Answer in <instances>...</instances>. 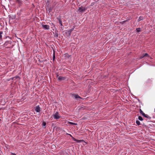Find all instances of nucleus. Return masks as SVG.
Returning a JSON list of instances; mask_svg holds the SVG:
<instances>
[{"label": "nucleus", "instance_id": "13", "mask_svg": "<svg viewBox=\"0 0 155 155\" xmlns=\"http://www.w3.org/2000/svg\"><path fill=\"white\" fill-rule=\"evenodd\" d=\"M68 123H69L70 124H72V125H77V123H73L72 122H68Z\"/></svg>", "mask_w": 155, "mask_h": 155}, {"label": "nucleus", "instance_id": "15", "mask_svg": "<svg viewBox=\"0 0 155 155\" xmlns=\"http://www.w3.org/2000/svg\"><path fill=\"white\" fill-rule=\"evenodd\" d=\"M143 57H149V56L148 54L146 53H145V54H143Z\"/></svg>", "mask_w": 155, "mask_h": 155}, {"label": "nucleus", "instance_id": "22", "mask_svg": "<svg viewBox=\"0 0 155 155\" xmlns=\"http://www.w3.org/2000/svg\"><path fill=\"white\" fill-rule=\"evenodd\" d=\"M47 9H48V10L49 12H51V9L48 6H47Z\"/></svg>", "mask_w": 155, "mask_h": 155}, {"label": "nucleus", "instance_id": "11", "mask_svg": "<svg viewBox=\"0 0 155 155\" xmlns=\"http://www.w3.org/2000/svg\"><path fill=\"white\" fill-rule=\"evenodd\" d=\"M144 117L147 118V119L149 120H151V117H150L147 114H146V116H145V117Z\"/></svg>", "mask_w": 155, "mask_h": 155}, {"label": "nucleus", "instance_id": "4", "mask_svg": "<svg viewBox=\"0 0 155 155\" xmlns=\"http://www.w3.org/2000/svg\"><path fill=\"white\" fill-rule=\"evenodd\" d=\"M72 97L73 98H74L75 99L81 98L80 97L78 94H71Z\"/></svg>", "mask_w": 155, "mask_h": 155}, {"label": "nucleus", "instance_id": "25", "mask_svg": "<svg viewBox=\"0 0 155 155\" xmlns=\"http://www.w3.org/2000/svg\"><path fill=\"white\" fill-rule=\"evenodd\" d=\"M46 125V123L45 122H43V126H45Z\"/></svg>", "mask_w": 155, "mask_h": 155}, {"label": "nucleus", "instance_id": "12", "mask_svg": "<svg viewBox=\"0 0 155 155\" xmlns=\"http://www.w3.org/2000/svg\"><path fill=\"white\" fill-rule=\"evenodd\" d=\"M19 78V76H16V77H14L12 78V80H15L17 79V78Z\"/></svg>", "mask_w": 155, "mask_h": 155}, {"label": "nucleus", "instance_id": "5", "mask_svg": "<svg viewBox=\"0 0 155 155\" xmlns=\"http://www.w3.org/2000/svg\"><path fill=\"white\" fill-rule=\"evenodd\" d=\"M57 19H58V20L59 21V22L60 24L61 25V29L62 30H63L64 29V26L62 25V21L61 20L60 18L59 17H58L57 18Z\"/></svg>", "mask_w": 155, "mask_h": 155}, {"label": "nucleus", "instance_id": "19", "mask_svg": "<svg viewBox=\"0 0 155 155\" xmlns=\"http://www.w3.org/2000/svg\"><path fill=\"white\" fill-rule=\"evenodd\" d=\"M136 31L137 32H139L141 31L140 28H136Z\"/></svg>", "mask_w": 155, "mask_h": 155}, {"label": "nucleus", "instance_id": "23", "mask_svg": "<svg viewBox=\"0 0 155 155\" xmlns=\"http://www.w3.org/2000/svg\"><path fill=\"white\" fill-rule=\"evenodd\" d=\"M54 58H55V53H54H54H53V59L54 60Z\"/></svg>", "mask_w": 155, "mask_h": 155}, {"label": "nucleus", "instance_id": "30", "mask_svg": "<svg viewBox=\"0 0 155 155\" xmlns=\"http://www.w3.org/2000/svg\"><path fill=\"white\" fill-rule=\"evenodd\" d=\"M154 111H155V109H154Z\"/></svg>", "mask_w": 155, "mask_h": 155}, {"label": "nucleus", "instance_id": "20", "mask_svg": "<svg viewBox=\"0 0 155 155\" xmlns=\"http://www.w3.org/2000/svg\"><path fill=\"white\" fill-rule=\"evenodd\" d=\"M139 112L140 114L142 115V114H143L144 113L142 111L141 109H140Z\"/></svg>", "mask_w": 155, "mask_h": 155}, {"label": "nucleus", "instance_id": "28", "mask_svg": "<svg viewBox=\"0 0 155 155\" xmlns=\"http://www.w3.org/2000/svg\"><path fill=\"white\" fill-rule=\"evenodd\" d=\"M146 114H145V113H144L143 114H142V115L144 117H145Z\"/></svg>", "mask_w": 155, "mask_h": 155}, {"label": "nucleus", "instance_id": "2", "mask_svg": "<svg viewBox=\"0 0 155 155\" xmlns=\"http://www.w3.org/2000/svg\"><path fill=\"white\" fill-rule=\"evenodd\" d=\"M12 42L10 41H7L5 42L4 45V46L7 48H10L12 47L11 45Z\"/></svg>", "mask_w": 155, "mask_h": 155}, {"label": "nucleus", "instance_id": "21", "mask_svg": "<svg viewBox=\"0 0 155 155\" xmlns=\"http://www.w3.org/2000/svg\"><path fill=\"white\" fill-rule=\"evenodd\" d=\"M16 3H19V4H20L21 3V1L20 0H17L16 1Z\"/></svg>", "mask_w": 155, "mask_h": 155}, {"label": "nucleus", "instance_id": "27", "mask_svg": "<svg viewBox=\"0 0 155 155\" xmlns=\"http://www.w3.org/2000/svg\"><path fill=\"white\" fill-rule=\"evenodd\" d=\"M55 34H56V37H58V33H57L56 32H55Z\"/></svg>", "mask_w": 155, "mask_h": 155}, {"label": "nucleus", "instance_id": "1", "mask_svg": "<svg viewBox=\"0 0 155 155\" xmlns=\"http://www.w3.org/2000/svg\"><path fill=\"white\" fill-rule=\"evenodd\" d=\"M74 28H72L70 30H67L64 31V35L68 37L71 35V32L73 30Z\"/></svg>", "mask_w": 155, "mask_h": 155}, {"label": "nucleus", "instance_id": "18", "mask_svg": "<svg viewBox=\"0 0 155 155\" xmlns=\"http://www.w3.org/2000/svg\"><path fill=\"white\" fill-rule=\"evenodd\" d=\"M136 124L138 125H140V122L138 120H137L136 121Z\"/></svg>", "mask_w": 155, "mask_h": 155}, {"label": "nucleus", "instance_id": "7", "mask_svg": "<svg viewBox=\"0 0 155 155\" xmlns=\"http://www.w3.org/2000/svg\"><path fill=\"white\" fill-rule=\"evenodd\" d=\"M86 10V8H85L83 7L82 6H81L79 8L78 11L80 12H83L85 11Z\"/></svg>", "mask_w": 155, "mask_h": 155}, {"label": "nucleus", "instance_id": "24", "mask_svg": "<svg viewBox=\"0 0 155 155\" xmlns=\"http://www.w3.org/2000/svg\"><path fill=\"white\" fill-rule=\"evenodd\" d=\"M143 54L140 57V59H142V58H143V57H143V54Z\"/></svg>", "mask_w": 155, "mask_h": 155}, {"label": "nucleus", "instance_id": "8", "mask_svg": "<svg viewBox=\"0 0 155 155\" xmlns=\"http://www.w3.org/2000/svg\"><path fill=\"white\" fill-rule=\"evenodd\" d=\"M35 110L36 112H39L40 111V108L38 105L36 107Z\"/></svg>", "mask_w": 155, "mask_h": 155}, {"label": "nucleus", "instance_id": "9", "mask_svg": "<svg viewBox=\"0 0 155 155\" xmlns=\"http://www.w3.org/2000/svg\"><path fill=\"white\" fill-rule=\"evenodd\" d=\"M65 79V78L62 76H59L58 78V80L59 81H61L64 80Z\"/></svg>", "mask_w": 155, "mask_h": 155}, {"label": "nucleus", "instance_id": "17", "mask_svg": "<svg viewBox=\"0 0 155 155\" xmlns=\"http://www.w3.org/2000/svg\"><path fill=\"white\" fill-rule=\"evenodd\" d=\"M138 119L140 121H142L143 120L142 117L140 116H139L138 117Z\"/></svg>", "mask_w": 155, "mask_h": 155}, {"label": "nucleus", "instance_id": "26", "mask_svg": "<svg viewBox=\"0 0 155 155\" xmlns=\"http://www.w3.org/2000/svg\"><path fill=\"white\" fill-rule=\"evenodd\" d=\"M11 155H16V154L15 153H11Z\"/></svg>", "mask_w": 155, "mask_h": 155}, {"label": "nucleus", "instance_id": "29", "mask_svg": "<svg viewBox=\"0 0 155 155\" xmlns=\"http://www.w3.org/2000/svg\"><path fill=\"white\" fill-rule=\"evenodd\" d=\"M125 21H123V22H124Z\"/></svg>", "mask_w": 155, "mask_h": 155}, {"label": "nucleus", "instance_id": "10", "mask_svg": "<svg viewBox=\"0 0 155 155\" xmlns=\"http://www.w3.org/2000/svg\"><path fill=\"white\" fill-rule=\"evenodd\" d=\"M68 134V135H70L72 137V138L73 139V140L74 141H77L78 142L80 140H77L76 139H75V138H74V137H73L71 134Z\"/></svg>", "mask_w": 155, "mask_h": 155}, {"label": "nucleus", "instance_id": "6", "mask_svg": "<svg viewBox=\"0 0 155 155\" xmlns=\"http://www.w3.org/2000/svg\"><path fill=\"white\" fill-rule=\"evenodd\" d=\"M42 27L45 29L48 30L50 29L49 25H42Z\"/></svg>", "mask_w": 155, "mask_h": 155}, {"label": "nucleus", "instance_id": "14", "mask_svg": "<svg viewBox=\"0 0 155 155\" xmlns=\"http://www.w3.org/2000/svg\"><path fill=\"white\" fill-rule=\"evenodd\" d=\"M143 19V18L142 16H140L138 19V21H139L142 20Z\"/></svg>", "mask_w": 155, "mask_h": 155}, {"label": "nucleus", "instance_id": "3", "mask_svg": "<svg viewBox=\"0 0 155 155\" xmlns=\"http://www.w3.org/2000/svg\"><path fill=\"white\" fill-rule=\"evenodd\" d=\"M54 119H59L60 117V116L59 115V114L58 112H56L53 115Z\"/></svg>", "mask_w": 155, "mask_h": 155}, {"label": "nucleus", "instance_id": "16", "mask_svg": "<svg viewBox=\"0 0 155 155\" xmlns=\"http://www.w3.org/2000/svg\"><path fill=\"white\" fill-rule=\"evenodd\" d=\"M2 34H3V31H0V39H2Z\"/></svg>", "mask_w": 155, "mask_h": 155}]
</instances>
